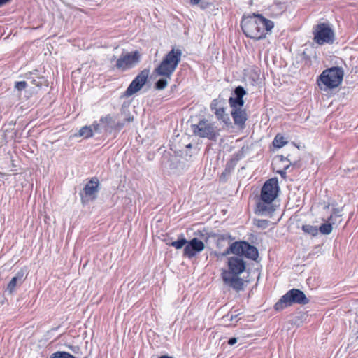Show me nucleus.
<instances>
[{
    "mask_svg": "<svg viewBox=\"0 0 358 358\" xmlns=\"http://www.w3.org/2000/svg\"><path fill=\"white\" fill-rule=\"evenodd\" d=\"M308 302V299L302 291L298 289H292L283 295L275 304L274 307L276 310L280 311L294 303L306 305Z\"/></svg>",
    "mask_w": 358,
    "mask_h": 358,
    "instance_id": "39448f33",
    "label": "nucleus"
},
{
    "mask_svg": "<svg viewBox=\"0 0 358 358\" xmlns=\"http://www.w3.org/2000/svg\"><path fill=\"white\" fill-rule=\"evenodd\" d=\"M192 130L194 135L210 141H216L220 136V129L207 120H200L198 124H193Z\"/></svg>",
    "mask_w": 358,
    "mask_h": 358,
    "instance_id": "0eeeda50",
    "label": "nucleus"
},
{
    "mask_svg": "<svg viewBox=\"0 0 358 358\" xmlns=\"http://www.w3.org/2000/svg\"><path fill=\"white\" fill-rule=\"evenodd\" d=\"M287 141L283 136L277 134L273 140V145L276 148H282L287 144Z\"/></svg>",
    "mask_w": 358,
    "mask_h": 358,
    "instance_id": "5701e85b",
    "label": "nucleus"
},
{
    "mask_svg": "<svg viewBox=\"0 0 358 358\" xmlns=\"http://www.w3.org/2000/svg\"><path fill=\"white\" fill-rule=\"evenodd\" d=\"M182 54L180 49L173 48L154 69V73L158 76L171 78L181 61Z\"/></svg>",
    "mask_w": 358,
    "mask_h": 358,
    "instance_id": "7ed1b4c3",
    "label": "nucleus"
},
{
    "mask_svg": "<svg viewBox=\"0 0 358 358\" xmlns=\"http://www.w3.org/2000/svg\"><path fill=\"white\" fill-rule=\"evenodd\" d=\"M90 127H92L93 131H97L99 129V124L94 122Z\"/></svg>",
    "mask_w": 358,
    "mask_h": 358,
    "instance_id": "7c9ffc66",
    "label": "nucleus"
},
{
    "mask_svg": "<svg viewBox=\"0 0 358 358\" xmlns=\"http://www.w3.org/2000/svg\"><path fill=\"white\" fill-rule=\"evenodd\" d=\"M274 24L272 21L264 18L260 14L253 13L252 15L244 16L241 21V29L247 37L255 40L264 38L268 31H271Z\"/></svg>",
    "mask_w": 358,
    "mask_h": 358,
    "instance_id": "f03ea898",
    "label": "nucleus"
},
{
    "mask_svg": "<svg viewBox=\"0 0 358 358\" xmlns=\"http://www.w3.org/2000/svg\"><path fill=\"white\" fill-rule=\"evenodd\" d=\"M279 190L278 182L276 178L268 180L261 190V199L264 201H273L278 196Z\"/></svg>",
    "mask_w": 358,
    "mask_h": 358,
    "instance_id": "9b49d317",
    "label": "nucleus"
},
{
    "mask_svg": "<svg viewBox=\"0 0 358 358\" xmlns=\"http://www.w3.org/2000/svg\"><path fill=\"white\" fill-rule=\"evenodd\" d=\"M162 78L159 79L155 85V87L157 90H164L168 85V80H170L171 78H166V76H162Z\"/></svg>",
    "mask_w": 358,
    "mask_h": 358,
    "instance_id": "4be33fe9",
    "label": "nucleus"
},
{
    "mask_svg": "<svg viewBox=\"0 0 358 358\" xmlns=\"http://www.w3.org/2000/svg\"><path fill=\"white\" fill-rule=\"evenodd\" d=\"M301 229L304 233L311 235L313 236H315L318 234V229L315 226H312L310 224H304L302 226Z\"/></svg>",
    "mask_w": 358,
    "mask_h": 358,
    "instance_id": "aec40b11",
    "label": "nucleus"
},
{
    "mask_svg": "<svg viewBox=\"0 0 358 358\" xmlns=\"http://www.w3.org/2000/svg\"><path fill=\"white\" fill-rule=\"evenodd\" d=\"M159 358H173V357L167 356V355H163V356H161Z\"/></svg>",
    "mask_w": 358,
    "mask_h": 358,
    "instance_id": "c9c22d12",
    "label": "nucleus"
},
{
    "mask_svg": "<svg viewBox=\"0 0 358 358\" xmlns=\"http://www.w3.org/2000/svg\"><path fill=\"white\" fill-rule=\"evenodd\" d=\"M343 76L344 71L341 67L334 66L327 69L320 76L318 85H320L321 82L327 88L336 87L342 83Z\"/></svg>",
    "mask_w": 358,
    "mask_h": 358,
    "instance_id": "423d86ee",
    "label": "nucleus"
},
{
    "mask_svg": "<svg viewBox=\"0 0 358 358\" xmlns=\"http://www.w3.org/2000/svg\"><path fill=\"white\" fill-rule=\"evenodd\" d=\"M272 202L273 201H264L260 199V201L257 204L256 213L261 215L272 213L274 211Z\"/></svg>",
    "mask_w": 358,
    "mask_h": 358,
    "instance_id": "f3484780",
    "label": "nucleus"
},
{
    "mask_svg": "<svg viewBox=\"0 0 358 358\" xmlns=\"http://www.w3.org/2000/svg\"><path fill=\"white\" fill-rule=\"evenodd\" d=\"M15 88L18 90H22L27 87V83L25 81L16 82L15 85Z\"/></svg>",
    "mask_w": 358,
    "mask_h": 358,
    "instance_id": "bb28decb",
    "label": "nucleus"
},
{
    "mask_svg": "<svg viewBox=\"0 0 358 358\" xmlns=\"http://www.w3.org/2000/svg\"><path fill=\"white\" fill-rule=\"evenodd\" d=\"M224 105V100L216 99L212 101L210 103V109L214 112L219 108V107H222Z\"/></svg>",
    "mask_w": 358,
    "mask_h": 358,
    "instance_id": "a878e982",
    "label": "nucleus"
},
{
    "mask_svg": "<svg viewBox=\"0 0 358 358\" xmlns=\"http://www.w3.org/2000/svg\"><path fill=\"white\" fill-rule=\"evenodd\" d=\"M149 74V69H144L142 70L129 84L127 89L124 92V96L129 97L140 91L146 83Z\"/></svg>",
    "mask_w": 358,
    "mask_h": 358,
    "instance_id": "9d476101",
    "label": "nucleus"
},
{
    "mask_svg": "<svg viewBox=\"0 0 358 358\" xmlns=\"http://www.w3.org/2000/svg\"><path fill=\"white\" fill-rule=\"evenodd\" d=\"M121 115L124 116L122 121L119 120L118 115L108 114L100 118V122L103 125L106 131L112 133L113 131H120L126 124L131 122L134 117L124 108L121 109Z\"/></svg>",
    "mask_w": 358,
    "mask_h": 358,
    "instance_id": "20e7f679",
    "label": "nucleus"
},
{
    "mask_svg": "<svg viewBox=\"0 0 358 358\" xmlns=\"http://www.w3.org/2000/svg\"><path fill=\"white\" fill-rule=\"evenodd\" d=\"M99 181L97 179H92L85 186L83 194L80 193L81 200L83 203L88 202L96 198V195L99 191Z\"/></svg>",
    "mask_w": 358,
    "mask_h": 358,
    "instance_id": "ddd939ff",
    "label": "nucleus"
},
{
    "mask_svg": "<svg viewBox=\"0 0 358 358\" xmlns=\"http://www.w3.org/2000/svg\"><path fill=\"white\" fill-rule=\"evenodd\" d=\"M141 55L136 50L132 52H123L116 60L114 69L121 71H126L136 66L141 61Z\"/></svg>",
    "mask_w": 358,
    "mask_h": 358,
    "instance_id": "1a4fd4ad",
    "label": "nucleus"
},
{
    "mask_svg": "<svg viewBox=\"0 0 358 358\" xmlns=\"http://www.w3.org/2000/svg\"><path fill=\"white\" fill-rule=\"evenodd\" d=\"M339 213V211H338V209H336V208H335V209H334V214H336V213Z\"/></svg>",
    "mask_w": 358,
    "mask_h": 358,
    "instance_id": "e433bc0d",
    "label": "nucleus"
},
{
    "mask_svg": "<svg viewBox=\"0 0 358 358\" xmlns=\"http://www.w3.org/2000/svg\"><path fill=\"white\" fill-rule=\"evenodd\" d=\"M201 0H189V2L192 6L198 5Z\"/></svg>",
    "mask_w": 358,
    "mask_h": 358,
    "instance_id": "72a5a7b5",
    "label": "nucleus"
},
{
    "mask_svg": "<svg viewBox=\"0 0 358 358\" xmlns=\"http://www.w3.org/2000/svg\"><path fill=\"white\" fill-rule=\"evenodd\" d=\"M187 148H191L192 147V145L191 144H189L188 145H187Z\"/></svg>",
    "mask_w": 358,
    "mask_h": 358,
    "instance_id": "58836bf2",
    "label": "nucleus"
},
{
    "mask_svg": "<svg viewBox=\"0 0 358 358\" xmlns=\"http://www.w3.org/2000/svg\"><path fill=\"white\" fill-rule=\"evenodd\" d=\"M268 222L267 220H258L257 225L259 227L265 229L268 227Z\"/></svg>",
    "mask_w": 358,
    "mask_h": 358,
    "instance_id": "cd10ccee",
    "label": "nucleus"
},
{
    "mask_svg": "<svg viewBox=\"0 0 358 358\" xmlns=\"http://www.w3.org/2000/svg\"><path fill=\"white\" fill-rule=\"evenodd\" d=\"M237 342V338H231L229 341H228V344L230 345H233L234 344H235Z\"/></svg>",
    "mask_w": 358,
    "mask_h": 358,
    "instance_id": "473e14b6",
    "label": "nucleus"
},
{
    "mask_svg": "<svg viewBox=\"0 0 358 358\" xmlns=\"http://www.w3.org/2000/svg\"><path fill=\"white\" fill-rule=\"evenodd\" d=\"M24 271L23 269H21L19 271L15 276H14L7 286V290L9 292L10 294H12L15 289V287L17 285H20L24 282L25 277H24Z\"/></svg>",
    "mask_w": 358,
    "mask_h": 358,
    "instance_id": "dca6fc26",
    "label": "nucleus"
},
{
    "mask_svg": "<svg viewBox=\"0 0 358 358\" xmlns=\"http://www.w3.org/2000/svg\"><path fill=\"white\" fill-rule=\"evenodd\" d=\"M246 94L245 90L241 86H238L234 90L235 97H230L229 100V105L233 109L242 108L244 104L243 96Z\"/></svg>",
    "mask_w": 358,
    "mask_h": 358,
    "instance_id": "4468645a",
    "label": "nucleus"
},
{
    "mask_svg": "<svg viewBox=\"0 0 358 358\" xmlns=\"http://www.w3.org/2000/svg\"><path fill=\"white\" fill-rule=\"evenodd\" d=\"M205 245L203 242L197 238H194L189 241H187L183 250V255L188 258H192L196 256L197 253L203 251Z\"/></svg>",
    "mask_w": 358,
    "mask_h": 358,
    "instance_id": "f8f14e48",
    "label": "nucleus"
},
{
    "mask_svg": "<svg viewBox=\"0 0 358 358\" xmlns=\"http://www.w3.org/2000/svg\"><path fill=\"white\" fill-rule=\"evenodd\" d=\"M231 115L235 125L241 129L245 128V122L248 120L245 110L243 108L233 109L231 112Z\"/></svg>",
    "mask_w": 358,
    "mask_h": 358,
    "instance_id": "2eb2a0df",
    "label": "nucleus"
},
{
    "mask_svg": "<svg viewBox=\"0 0 358 358\" xmlns=\"http://www.w3.org/2000/svg\"><path fill=\"white\" fill-rule=\"evenodd\" d=\"M93 136V129L92 127L85 126L79 130V136L88 138Z\"/></svg>",
    "mask_w": 358,
    "mask_h": 358,
    "instance_id": "412c9836",
    "label": "nucleus"
},
{
    "mask_svg": "<svg viewBox=\"0 0 358 358\" xmlns=\"http://www.w3.org/2000/svg\"><path fill=\"white\" fill-rule=\"evenodd\" d=\"M230 253L234 254L236 256L227 259V267L222 270L221 278L225 285L236 292H240L243 290L245 286V281L240 275L246 269V262L242 257L256 260L259 257V252L255 246L248 243L236 241L232 243L222 255L225 256Z\"/></svg>",
    "mask_w": 358,
    "mask_h": 358,
    "instance_id": "f257e3e1",
    "label": "nucleus"
},
{
    "mask_svg": "<svg viewBox=\"0 0 358 358\" xmlns=\"http://www.w3.org/2000/svg\"><path fill=\"white\" fill-rule=\"evenodd\" d=\"M11 0H0V7L10 2Z\"/></svg>",
    "mask_w": 358,
    "mask_h": 358,
    "instance_id": "f704fd0d",
    "label": "nucleus"
},
{
    "mask_svg": "<svg viewBox=\"0 0 358 358\" xmlns=\"http://www.w3.org/2000/svg\"><path fill=\"white\" fill-rule=\"evenodd\" d=\"M288 167H289V165L286 166L285 167V169H284V170L278 171V173H279L282 177L285 178V176H286V171H285V170H286L287 169H288Z\"/></svg>",
    "mask_w": 358,
    "mask_h": 358,
    "instance_id": "2f4dec72",
    "label": "nucleus"
},
{
    "mask_svg": "<svg viewBox=\"0 0 358 358\" xmlns=\"http://www.w3.org/2000/svg\"><path fill=\"white\" fill-rule=\"evenodd\" d=\"M50 358H75V357L69 352L59 351L53 353Z\"/></svg>",
    "mask_w": 358,
    "mask_h": 358,
    "instance_id": "393cba45",
    "label": "nucleus"
},
{
    "mask_svg": "<svg viewBox=\"0 0 358 358\" xmlns=\"http://www.w3.org/2000/svg\"><path fill=\"white\" fill-rule=\"evenodd\" d=\"M200 3H200V5H199V7H200V8H201V9H202V10H205V9H207V8H210V5H211V4H210V3H208V2H205V1H201V2H200Z\"/></svg>",
    "mask_w": 358,
    "mask_h": 358,
    "instance_id": "c756f323",
    "label": "nucleus"
},
{
    "mask_svg": "<svg viewBox=\"0 0 358 358\" xmlns=\"http://www.w3.org/2000/svg\"><path fill=\"white\" fill-rule=\"evenodd\" d=\"M357 323H358V322H357Z\"/></svg>",
    "mask_w": 358,
    "mask_h": 358,
    "instance_id": "ea45409f",
    "label": "nucleus"
},
{
    "mask_svg": "<svg viewBox=\"0 0 358 358\" xmlns=\"http://www.w3.org/2000/svg\"><path fill=\"white\" fill-rule=\"evenodd\" d=\"M321 234L328 235L332 231V224L331 222L322 224L319 229Z\"/></svg>",
    "mask_w": 358,
    "mask_h": 358,
    "instance_id": "b1692460",
    "label": "nucleus"
},
{
    "mask_svg": "<svg viewBox=\"0 0 358 358\" xmlns=\"http://www.w3.org/2000/svg\"><path fill=\"white\" fill-rule=\"evenodd\" d=\"M332 217H333V216H332V215H331V216H330V217L329 218V222H331V221Z\"/></svg>",
    "mask_w": 358,
    "mask_h": 358,
    "instance_id": "4c0bfd02",
    "label": "nucleus"
},
{
    "mask_svg": "<svg viewBox=\"0 0 358 358\" xmlns=\"http://www.w3.org/2000/svg\"><path fill=\"white\" fill-rule=\"evenodd\" d=\"M187 241L184 237L183 234L178 236V239L169 243V245L174 247L176 249H181L187 245Z\"/></svg>",
    "mask_w": 358,
    "mask_h": 358,
    "instance_id": "6ab92c4d",
    "label": "nucleus"
},
{
    "mask_svg": "<svg viewBox=\"0 0 358 358\" xmlns=\"http://www.w3.org/2000/svg\"><path fill=\"white\" fill-rule=\"evenodd\" d=\"M239 315V313H237L236 315H231L229 316V315H224L222 319L224 320L225 321L228 320V321H233L234 320H235L238 315Z\"/></svg>",
    "mask_w": 358,
    "mask_h": 358,
    "instance_id": "c85d7f7f",
    "label": "nucleus"
},
{
    "mask_svg": "<svg viewBox=\"0 0 358 358\" xmlns=\"http://www.w3.org/2000/svg\"><path fill=\"white\" fill-rule=\"evenodd\" d=\"M313 41L318 45L331 44L334 41V31L328 23H320L313 29Z\"/></svg>",
    "mask_w": 358,
    "mask_h": 358,
    "instance_id": "6e6552de",
    "label": "nucleus"
},
{
    "mask_svg": "<svg viewBox=\"0 0 358 358\" xmlns=\"http://www.w3.org/2000/svg\"><path fill=\"white\" fill-rule=\"evenodd\" d=\"M214 113L217 120L222 121L227 125L231 124L230 117L229 115L226 113L224 106L219 107Z\"/></svg>",
    "mask_w": 358,
    "mask_h": 358,
    "instance_id": "a211bd4d",
    "label": "nucleus"
}]
</instances>
